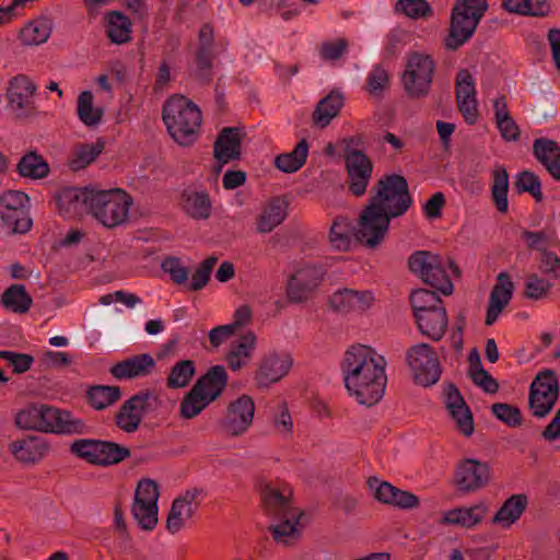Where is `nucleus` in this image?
<instances>
[{
	"label": "nucleus",
	"mask_w": 560,
	"mask_h": 560,
	"mask_svg": "<svg viewBox=\"0 0 560 560\" xmlns=\"http://www.w3.org/2000/svg\"><path fill=\"white\" fill-rule=\"evenodd\" d=\"M340 366L345 386L358 404L371 407L383 398L387 384L386 360L375 349L352 345L346 350Z\"/></svg>",
	"instance_id": "1"
},
{
	"label": "nucleus",
	"mask_w": 560,
	"mask_h": 560,
	"mask_svg": "<svg viewBox=\"0 0 560 560\" xmlns=\"http://www.w3.org/2000/svg\"><path fill=\"white\" fill-rule=\"evenodd\" d=\"M58 205L67 215L86 210L100 224L113 229L128 221L133 199L120 188L95 190L70 187L59 192Z\"/></svg>",
	"instance_id": "2"
},
{
	"label": "nucleus",
	"mask_w": 560,
	"mask_h": 560,
	"mask_svg": "<svg viewBox=\"0 0 560 560\" xmlns=\"http://www.w3.org/2000/svg\"><path fill=\"white\" fill-rule=\"evenodd\" d=\"M259 489L264 505L273 517L270 532L275 541L283 546L296 542L303 528V512L292 505L291 489L287 486L278 488L265 481H259Z\"/></svg>",
	"instance_id": "3"
},
{
	"label": "nucleus",
	"mask_w": 560,
	"mask_h": 560,
	"mask_svg": "<svg viewBox=\"0 0 560 560\" xmlns=\"http://www.w3.org/2000/svg\"><path fill=\"white\" fill-rule=\"evenodd\" d=\"M15 424L23 430L72 435L82 434L85 423L70 411L47 404H32L15 415Z\"/></svg>",
	"instance_id": "4"
},
{
	"label": "nucleus",
	"mask_w": 560,
	"mask_h": 560,
	"mask_svg": "<svg viewBox=\"0 0 560 560\" xmlns=\"http://www.w3.org/2000/svg\"><path fill=\"white\" fill-rule=\"evenodd\" d=\"M163 121L177 144L189 147L197 140L202 116L198 106L189 98L173 95L164 104Z\"/></svg>",
	"instance_id": "5"
},
{
	"label": "nucleus",
	"mask_w": 560,
	"mask_h": 560,
	"mask_svg": "<svg viewBox=\"0 0 560 560\" xmlns=\"http://www.w3.org/2000/svg\"><path fill=\"white\" fill-rule=\"evenodd\" d=\"M228 383V373L223 365H214L202 375L184 396L179 413L184 419H192L214 401Z\"/></svg>",
	"instance_id": "6"
},
{
	"label": "nucleus",
	"mask_w": 560,
	"mask_h": 560,
	"mask_svg": "<svg viewBox=\"0 0 560 560\" xmlns=\"http://www.w3.org/2000/svg\"><path fill=\"white\" fill-rule=\"evenodd\" d=\"M487 0H457L451 12L450 33L445 39L448 50H456L470 39L488 10Z\"/></svg>",
	"instance_id": "7"
},
{
	"label": "nucleus",
	"mask_w": 560,
	"mask_h": 560,
	"mask_svg": "<svg viewBox=\"0 0 560 560\" xmlns=\"http://www.w3.org/2000/svg\"><path fill=\"white\" fill-rule=\"evenodd\" d=\"M410 270L425 283L439 290L444 295L453 292L450 271L456 272V267L448 258L429 250L415 252L408 260Z\"/></svg>",
	"instance_id": "8"
},
{
	"label": "nucleus",
	"mask_w": 560,
	"mask_h": 560,
	"mask_svg": "<svg viewBox=\"0 0 560 560\" xmlns=\"http://www.w3.org/2000/svg\"><path fill=\"white\" fill-rule=\"evenodd\" d=\"M369 203L390 219L402 215L411 205L407 180L398 174L385 175L378 182L377 192Z\"/></svg>",
	"instance_id": "9"
},
{
	"label": "nucleus",
	"mask_w": 560,
	"mask_h": 560,
	"mask_svg": "<svg viewBox=\"0 0 560 560\" xmlns=\"http://www.w3.org/2000/svg\"><path fill=\"white\" fill-rule=\"evenodd\" d=\"M435 62L425 54L412 52L408 56L401 83L406 94L411 98H422L431 90Z\"/></svg>",
	"instance_id": "10"
},
{
	"label": "nucleus",
	"mask_w": 560,
	"mask_h": 560,
	"mask_svg": "<svg viewBox=\"0 0 560 560\" xmlns=\"http://www.w3.org/2000/svg\"><path fill=\"white\" fill-rule=\"evenodd\" d=\"M160 405L161 401L153 392H139L122 402L116 415V424L125 433H135L144 417L158 410Z\"/></svg>",
	"instance_id": "11"
},
{
	"label": "nucleus",
	"mask_w": 560,
	"mask_h": 560,
	"mask_svg": "<svg viewBox=\"0 0 560 560\" xmlns=\"http://www.w3.org/2000/svg\"><path fill=\"white\" fill-rule=\"evenodd\" d=\"M71 452L88 463L108 466L120 463L130 454L127 447L100 440L80 439L70 445Z\"/></svg>",
	"instance_id": "12"
},
{
	"label": "nucleus",
	"mask_w": 560,
	"mask_h": 560,
	"mask_svg": "<svg viewBox=\"0 0 560 560\" xmlns=\"http://www.w3.org/2000/svg\"><path fill=\"white\" fill-rule=\"evenodd\" d=\"M28 201V196L19 190H8L0 195V220L9 233H26L31 229Z\"/></svg>",
	"instance_id": "13"
},
{
	"label": "nucleus",
	"mask_w": 560,
	"mask_h": 560,
	"mask_svg": "<svg viewBox=\"0 0 560 560\" xmlns=\"http://www.w3.org/2000/svg\"><path fill=\"white\" fill-rule=\"evenodd\" d=\"M159 486L151 479L140 480L131 508L132 515L138 525L144 530H152L158 524Z\"/></svg>",
	"instance_id": "14"
},
{
	"label": "nucleus",
	"mask_w": 560,
	"mask_h": 560,
	"mask_svg": "<svg viewBox=\"0 0 560 560\" xmlns=\"http://www.w3.org/2000/svg\"><path fill=\"white\" fill-rule=\"evenodd\" d=\"M389 222L386 213L369 203L358 219L354 238L369 248H375L385 240Z\"/></svg>",
	"instance_id": "15"
},
{
	"label": "nucleus",
	"mask_w": 560,
	"mask_h": 560,
	"mask_svg": "<svg viewBox=\"0 0 560 560\" xmlns=\"http://www.w3.org/2000/svg\"><path fill=\"white\" fill-rule=\"evenodd\" d=\"M559 396L556 373L551 370L540 372L530 385L529 408L536 418H545L553 408Z\"/></svg>",
	"instance_id": "16"
},
{
	"label": "nucleus",
	"mask_w": 560,
	"mask_h": 560,
	"mask_svg": "<svg viewBox=\"0 0 560 560\" xmlns=\"http://www.w3.org/2000/svg\"><path fill=\"white\" fill-rule=\"evenodd\" d=\"M407 362L415 381L422 386L435 384L441 376V368L432 348L427 343L412 346L407 352Z\"/></svg>",
	"instance_id": "17"
},
{
	"label": "nucleus",
	"mask_w": 560,
	"mask_h": 560,
	"mask_svg": "<svg viewBox=\"0 0 560 560\" xmlns=\"http://www.w3.org/2000/svg\"><path fill=\"white\" fill-rule=\"evenodd\" d=\"M326 275L322 265L304 264L290 277L287 288L288 299L301 303L310 299Z\"/></svg>",
	"instance_id": "18"
},
{
	"label": "nucleus",
	"mask_w": 560,
	"mask_h": 560,
	"mask_svg": "<svg viewBox=\"0 0 560 560\" xmlns=\"http://www.w3.org/2000/svg\"><path fill=\"white\" fill-rule=\"evenodd\" d=\"M454 480L463 492L477 491L491 480V467L485 462L466 458L456 466Z\"/></svg>",
	"instance_id": "19"
},
{
	"label": "nucleus",
	"mask_w": 560,
	"mask_h": 560,
	"mask_svg": "<svg viewBox=\"0 0 560 560\" xmlns=\"http://www.w3.org/2000/svg\"><path fill=\"white\" fill-rule=\"evenodd\" d=\"M254 415L255 404L253 398L248 395H242L228 406L222 421L223 429L230 435H241L252 425Z\"/></svg>",
	"instance_id": "20"
},
{
	"label": "nucleus",
	"mask_w": 560,
	"mask_h": 560,
	"mask_svg": "<svg viewBox=\"0 0 560 560\" xmlns=\"http://www.w3.org/2000/svg\"><path fill=\"white\" fill-rule=\"evenodd\" d=\"M374 302L375 295L373 291L350 288L339 289L329 298L331 308L342 314H362L369 311Z\"/></svg>",
	"instance_id": "21"
},
{
	"label": "nucleus",
	"mask_w": 560,
	"mask_h": 560,
	"mask_svg": "<svg viewBox=\"0 0 560 560\" xmlns=\"http://www.w3.org/2000/svg\"><path fill=\"white\" fill-rule=\"evenodd\" d=\"M201 498V490L190 489L173 501L166 520V527L171 534H177L185 527L200 505Z\"/></svg>",
	"instance_id": "22"
},
{
	"label": "nucleus",
	"mask_w": 560,
	"mask_h": 560,
	"mask_svg": "<svg viewBox=\"0 0 560 560\" xmlns=\"http://www.w3.org/2000/svg\"><path fill=\"white\" fill-rule=\"evenodd\" d=\"M8 450L16 462L24 465H34L48 454L49 444L43 436L25 435L12 440Z\"/></svg>",
	"instance_id": "23"
},
{
	"label": "nucleus",
	"mask_w": 560,
	"mask_h": 560,
	"mask_svg": "<svg viewBox=\"0 0 560 560\" xmlns=\"http://www.w3.org/2000/svg\"><path fill=\"white\" fill-rule=\"evenodd\" d=\"M293 365V360L288 352L272 351L260 361L256 380L259 386L267 387L283 378Z\"/></svg>",
	"instance_id": "24"
},
{
	"label": "nucleus",
	"mask_w": 560,
	"mask_h": 560,
	"mask_svg": "<svg viewBox=\"0 0 560 560\" xmlns=\"http://www.w3.org/2000/svg\"><path fill=\"white\" fill-rule=\"evenodd\" d=\"M345 161L350 178V190L355 196H362L370 183L373 164L363 152L355 149L347 151Z\"/></svg>",
	"instance_id": "25"
},
{
	"label": "nucleus",
	"mask_w": 560,
	"mask_h": 560,
	"mask_svg": "<svg viewBox=\"0 0 560 560\" xmlns=\"http://www.w3.org/2000/svg\"><path fill=\"white\" fill-rule=\"evenodd\" d=\"M369 487L373 491L374 498L381 503L401 510H410L419 505V499L417 495L398 489L389 482L381 481L377 478H371L369 480Z\"/></svg>",
	"instance_id": "26"
},
{
	"label": "nucleus",
	"mask_w": 560,
	"mask_h": 560,
	"mask_svg": "<svg viewBox=\"0 0 560 560\" xmlns=\"http://www.w3.org/2000/svg\"><path fill=\"white\" fill-rule=\"evenodd\" d=\"M444 404L457 431L465 436H470L475 430L472 415L459 390L454 385L447 386Z\"/></svg>",
	"instance_id": "27"
},
{
	"label": "nucleus",
	"mask_w": 560,
	"mask_h": 560,
	"mask_svg": "<svg viewBox=\"0 0 560 560\" xmlns=\"http://www.w3.org/2000/svg\"><path fill=\"white\" fill-rule=\"evenodd\" d=\"M514 292V283L510 275L502 271L497 277L487 308L485 323L487 326L493 325L502 313L503 308L510 303Z\"/></svg>",
	"instance_id": "28"
},
{
	"label": "nucleus",
	"mask_w": 560,
	"mask_h": 560,
	"mask_svg": "<svg viewBox=\"0 0 560 560\" xmlns=\"http://www.w3.org/2000/svg\"><path fill=\"white\" fill-rule=\"evenodd\" d=\"M35 90L34 83L25 75H18L10 81L7 92L8 105L15 117L26 116V107Z\"/></svg>",
	"instance_id": "29"
},
{
	"label": "nucleus",
	"mask_w": 560,
	"mask_h": 560,
	"mask_svg": "<svg viewBox=\"0 0 560 560\" xmlns=\"http://www.w3.org/2000/svg\"><path fill=\"white\" fill-rule=\"evenodd\" d=\"M155 361L149 353L127 358L110 368L112 375L117 380H131L149 375Z\"/></svg>",
	"instance_id": "30"
},
{
	"label": "nucleus",
	"mask_w": 560,
	"mask_h": 560,
	"mask_svg": "<svg viewBox=\"0 0 560 560\" xmlns=\"http://www.w3.org/2000/svg\"><path fill=\"white\" fill-rule=\"evenodd\" d=\"M488 510V505L485 502L451 509L443 513L441 523L444 525L471 528L483 520Z\"/></svg>",
	"instance_id": "31"
},
{
	"label": "nucleus",
	"mask_w": 560,
	"mask_h": 560,
	"mask_svg": "<svg viewBox=\"0 0 560 560\" xmlns=\"http://www.w3.org/2000/svg\"><path fill=\"white\" fill-rule=\"evenodd\" d=\"M242 130L228 127L221 130L214 142V158L220 164L238 160L241 155Z\"/></svg>",
	"instance_id": "32"
},
{
	"label": "nucleus",
	"mask_w": 560,
	"mask_h": 560,
	"mask_svg": "<svg viewBox=\"0 0 560 560\" xmlns=\"http://www.w3.org/2000/svg\"><path fill=\"white\" fill-rule=\"evenodd\" d=\"M257 347V336L253 331L242 335L226 353V362L231 370L238 371L247 365Z\"/></svg>",
	"instance_id": "33"
},
{
	"label": "nucleus",
	"mask_w": 560,
	"mask_h": 560,
	"mask_svg": "<svg viewBox=\"0 0 560 560\" xmlns=\"http://www.w3.org/2000/svg\"><path fill=\"white\" fill-rule=\"evenodd\" d=\"M495 127L500 136L508 142H515L520 139V128L512 117L506 97L500 95L492 103Z\"/></svg>",
	"instance_id": "34"
},
{
	"label": "nucleus",
	"mask_w": 560,
	"mask_h": 560,
	"mask_svg": "<svg viewBox=\"0 0 560 560\" xmlns=\"http://www.w3.org/2000/svg\"><path fill=\"white\" fill-rule=\"evenodd\" d=\"M533 152L548 173L560 180V145L553 140L539 138L533 143Z\"/></svg>",
	"instance_id": "35"
},
{
	"label": "nucleus",
	"mask_w": 560,
	"mask_h": 560,
	"mask_svg": "<svg viewBox=\"0 0 560 560\" xmlns=\"http://www.w3.org/2000/svg\"><path fill=\"white\" fill-rule=\"evenodd\" d=\"M420 332L433 341H440L448 327L446 308L433 310L431 313L415 317Z\"/></svg>",
	"instance_id": "36"
},
{
	"label": "nucleus",
	"mask_w": 560,
	"mask_h": 560,
	"mask_svg": "<svg viewBox=\"0 0 560 560\" xmlns=\"http://www.w3.org/2000/svg\"><path fill=\"white\" fill-rule=\"evenodd\" d=\"M528 504V499L523 493L511 495L504 501L501 508L494 514L492 522L502 528H510L516 523Z\"/></svg>",
	"instance_id": "37"
},
{
	"label": "nucleus",
	"mask_w": 560,
	"mask_h": 560,
	"mask_svg": "<svg viewBox=\"0 0 560 560\" xmlns=\"http://www.w3.org/2000/svg\"><path fill=\"white\" fill-rule=\"evenodd\" d=\"M288 215V201L282 197L271 199L262 209L257 230L259 233H269L280 225Z\"/></svg>",
	"instance_id": "38"
},
{
	"label": "nucleus",
	"mask_w": 560,
	"mask_h": 560,
	"mask_svg": "<svg viewBox=\"0 0 560 560\" xmlns=\"http://www.w3.org/2000/svg\"><path fill=\"white\" fill-rule=\"evenodd\" d=\"M77 115L79 120L88 128L100 126L104 117V108L94 103L91 91H82L77 100Z\"/></svg>",
	"instance_id": "39"
},
{
	"label": "nucleus",
	"mask_w": 560,
	"mask_h": 560,
	"mask_svg": "<svg viewBox=\"0 0 560 560\" xmlns=\"http://www.w3.org/2000/svg\"><path fill=\"white\" fill-rule=\"evenodd\" d=\"M343 105V95L340 92L332 91L322 98L314 113L313 121L317 127L325 128L338 115Z\"/></svg>",
	"instance_id": "40"
},
{
	"label": "nucleus",
	"mask_w": 560,
	"mask_h": 560,
	"mask_svg": "<svg viewBox=\"0 0 560 560\" xmlns=\"http://www.w3.org/2000/svg\"><path fill=\"white\" fill-rule=\"evenodd\" d=\"M105 22L106 34L112 43L120 45L131 39V21L122 12H107Z\"/></svg>",
	"instance_id": "41"
},
{
	"label": "nucleus",
	"mask_w": 560,
	"mask_h": 560,
	"mask_svg": "<svg viewBox=\"0 0 560 560\" xmlns=\"http://www.w3.org/2000/svg\"><path fill=\"white\" fill-rule=\"evenodd\" d=\"M308 143L302 139L290 152L281 153L275 158V166L283 173H295L306 162L308 156Z\"/></svg>",
	"instance_id": "42"
},
{
	"label": "nucleus",
	"mask_w": 560,
	"mask_h": 560,
	"mask_svg": "<svg viewBox=\"0 0 560 560\" xmlns=\"http://www.w3.org/2000/svg\"><path fill=\"white\" fill-rule=\"evenodd\" d=\"M52 22L46 16L37 18L28 22L21 31L20 38L24 45L37 46L44 44L50 37Z\"/></svg>",
	"instance_id": "43"
},
{
	"label": "nucleus",
	"mask_w": 560,
	"mask_h": 560,
	"mask_svg": "<svg viewBox=\"0 0 560 560\" xmlns=\"http://www.w3.org/2000/svg\"><path fill=\"white\" fill-rule=\"evenodd\" d=\"M502 8L523 16H544L550 10L548 0H502Z\"/></svg>",
	"instance_id": "44"
},
{
	"label": "nucleus",
	"mask_w": 560,
	"mask_h": 560,
	"mask_svg": "<svg viewBox=\"0 0 560 560\" xmlns=\"http://www.w3.org/2000/svg\"><path fill=\"white\" fill-rule=\"evenodd\" d=\"M2 305L13 312L26 313L32 305V298L23 284H12L1 295Z\"/></svg>",
	"instance_id": "45"
},
{
	"label": "nucleus",
	"mask_w": 560,
	"mask_h": 560,
	"mask_svg": "<svg viewBox=\"0 0 560 560\" xmlns=\"http://www.w3.org/2000/svg\"><path fill=\"white\" fill-rule=\"evenodd\" d=\"M86 396L94 409L103 410L120 399L121 390L115 385H95L88 389Z\"/></svg>",
	"instance_id": "46"
},
{
	"label": "nucleus",
	"mask_w": 560,
	"mask_h": 560,
	"mask_svg": "<svg viewBox=\"0 0 560 560\" xmlns=\"http://www.w3.org/2000/svg\"><path fill=\"white\" fill-rule=\"evenodd\" d=\"M184 209L194 219H208L211 214L212 203L205 191H187L184 195Z\"/></svg>",
	"instance_id": "47"
},
{
	"label": "nucleus",
	"mask_w": 560,
	"mask_h": 560,
	"mask_svg": "<svg viewBox=\"0 0 560 560\" xmlns=\"http://www.w3.org/2000/svg\"><path fill=\"white\" fill-rule=\"evenodd\" d=\"M410 305L413 316L431 313L433 310L444 308L441 298L433 291L427 289H417L410 293Z\"/></svg>",
	"instance_id": "48"
},
{
	"label": "nucleus",
	"mask_w": 560,
	"mask_h": 560,
	"mask_svg": "<svg viewBox=\"0 0 560 560\" xmlns=\"http://www.w3.org/2000/svg\"><path fill=\"white\" fill-rule=\"evenodd\" d=\"M355 228L351 221L345 217H338L334 220L329 240L331 245L339 250H347L350 248L352 238L354 237Z\"/></svg>",
	"instance_id": "49"
},
{
	"label": "nucleus",
	"mask_w": 560,
	"mask_h": 560,
	"mask_svg": "<svg viewBox=\"0 0 560 560\" xmlns=\"http://www.w3.org/2000/svg\"><path fill=\"white\" fill-rule=\"evenodd\" d=\"M18 171L23 177L40 179L48 175L49 166L40 155L28 152L18 163Z\"/></svg>",
	"instance_id": "50"
},
{
	"label": "nucleus",
	"mask_w": 560,
	"mask_h": 560,
	"mask_svg": "<svg viewBox=\"0 0 560 560\" xmlns=\"http://www.w3.org/2000/svg\"><path fill=\"white\" fill-rule=\"evenodd\" d=\"M509 175L503 166L493 170L492 198L499 212L504 213L509 209L508 201Z\"/></svg>",
	"instance_id": "51"
},
{
	"label": "nucleus",
	"mask_w": 560,
	"mask_h": 560,
	"mask_svg": "<svg viewBox=\"0 0 560 560\" xmlns=\"http://www.w3.org/2000/svg\"><path fill=\"white\" fill-rule=\"evenodd\" d=\"M196 373L195 363L191 360H183L177 362L171 370L167 377V386L170 388L186 387Z\"/></svg>",
	"instance_id": "52"
},
{
	"label": "nucleus",
	"mask_w": 560,
	"mask_h": 560,
	"mask_svg": "<svg viewBox=\"0 0 560 560\" xmlns=\"http://www.w3.org/2000/svg\"><path fill=\"white\" fill-rule=\"evenodd\" d=\"M104 143L101 140L92 143L80 144L74 151V158L71 161L73 170H80L91 164L103 151Z\"/></svg>",
	"instance_id": "53"
},
{
	"label": "nucleus",
	"mask_w": 560,
	"mask_h": 560,
	"mask_svg": "<svg viewBox=\"0 0 560 560\" xmlns=\"http://www.w3.org/2000/svg\"><path fill=\"white\" fill-rule=\"evenodd\" d=\"M217 262L218 258L215 256H210L202 260L191 276L188 283L189 290L199 291L205 288L210 280V276Z\"/></svg>",
	"instance_id": "54"
},
{
	"label": "nucleus",
	"mask_w": 560,
	"mask_h": 560,
	"mask_svg": "<svg viewBox=\"0 0 560 560\" xmlns=\"http://www.w3.org/2000/svg\"><path fill=\"white\" fill-rule=\"evenodd\" d=\"M493 416L510 428L520 427L522 423L521 411L517 407L497 402L491 406Z\"/></svg>",
	"instance_id": "55"
},
{
	"label": "nucleus",
	"mask_w": 560,
	"mask_h": 560,
	"mask_svg": "<svg viewBox=\"0 0 560 560\" xmlns=\"http://www.w3.org/2000/svg\"><path fill=\"white\" fill-rule=\"evenodd\" d=\"M162 270L167 273L176 284H185L188 281L189 269L177 257H166L162 261Z\"/></svg>",
	"instance_id": "56"
},
{
	"label": "nucleus",
	"mask_w": 560,
	"mask_h": 560,
	"mask_svg": "<svg viewBox=\"0 0 560 560\" xmlns=\"http://www.w3.org/2000/svg\"><path fill=\"white\" fill-rule=\"evenodd\" d=\"M397 10L410 19L425 18L431 12V7L427 0H399Z\"/></svg>",
	"instance_id": "57"
},
{
	"label": "nucleus",
	"mask_w": 560,
	"mask_h": 560,
	"mask_svg": "<svg viewBox=\"0 0 560 560\" xmlns=\"http://www.w3.org/2000/svg\"><path fill=\"white\" fill-rule=\"evenodd\" d=\"M550 288L549 280L530 275L526 279L524 293L527 299L540 300L549 292Z\"/></svg>",
	"instance_id": "58"
},
{
	"label": "nucleus",
	"mask_w": 560,
	"mask_h": 560,
	"mask_svg": "<svg viewBox=\"0 0 560 560\" xmlns=\"http://www.w3.org/2000/svg\"><path fill=\"white\" fill-rule=\"evenodd\" d=\"M456 97H476L475 80L471 73L462 69L455 82Z\"/></svg>",
	"instance_id": "59"
},
{
	"label": "nucleus",
	"mask_w": 560,
	"mask_h": 560,
	"mask_svg": "<svg viewBox=\"0 0 560 560\" xmlns=\"http://www.w3.org/2000/svg\"><path fill=\"white\" fill-rule=\"evenodd\" d=\"M518 191H527L535 198L541 197L540 180L537 175L530 172H522L516 177L515 183Z\"/></svg>",
	"instance_id": "60"
},
{
	"label": "nucleus",
	"mask_w": 560,
	"mask_h": 560,
	"mask_svg": "<svg viewBox=\"0 0 560 560\" xmlns=\"http://www.w3.org/2000/svg\"><path fill=\"white\" fill-rule=\"evenodd\" d=\"M0 358L7 360L12 365L15 373H24L28 371L34 361L33 357L30 354L12 351H0Z\"/></svg>",
	"instance_id": "61"
},
{
	"label": "nucleus",
	"mask_w": 560,
	"mask_h": 560,
	"mask_svg": "<svg viewBox=\"0 0 560 560\" xmlns=\"http://www.w3.org/2000/svg\"><path fill=\"white\" fill-rule=\"evenodd\" d=\"M469 375L478 387L482 388L488 394H494L499 389L498 382L491 376V374L485 369H478L477 371L469 372Z\"/></svg>",
	"instance_id": "62"
},
{
	"label": "nucleus",
	"mask_w": 560,
	"mask_h": 560,
	"mask_svg": "<svg viewBox=\"0 0 560 560\" xmlns=\"http://www.w3.org/2000/svg\"><path fill=\"white\" fill-rule=\"evenodd\" d=\"M540 269L550 279H559L560 278V258L552 252L544 249L541 253Z\"/></svg>",
	"instance_id": "63"
},
{
	"label": "nucleus",
	"mask_w": 560,
	"mask_h": 560,
	"mask_svg": "<svg viewBox=\"0 0 560 560\" xmlns=\"http://www.w3.org/2000/svg\"><path fill=\"white\" fill-rule=\"evenodd\" d=\"M368 89L373 94H380L388 83L386 70L376 66L368 75Z\"/></svg>",
	"instance_id": "64"
}]
</instances>
